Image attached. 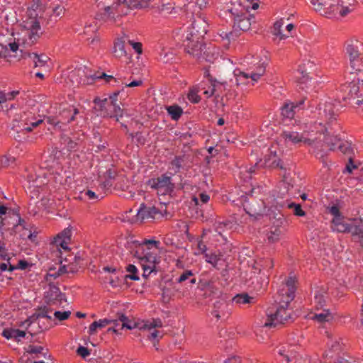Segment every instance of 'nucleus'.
I'll list each match as a JSON object with an SVG mask.
<instances>
[{
  "mask_svg": "<svg viewBox=\"0 0 363 363\" xmlns=\"http://www.w3.org/2000/svg\"><path fill=\"white\" fill-rule=\"evenodd\" d=\"M41 34L40 22L37 19L32 20L30 29L26 32V35L23 39V44L25 45V46H31L38 41Z\"/></svg>",
  "mask_w": 363,
  "mask_h": 363,
  "instance_id": "18",
  "label": "nucleus"
},
{
  "mask_svg": "<svg viewBox=\"0 0 363 363\" xmlns=\"http://www.w3.org/2000/svg\"><path fill=\"white\" fill-rule=\"evenodd\" d=\"M28 56L33 63L34 67H45L50 59L45 54L38 55L35 52H28Z\"/></svg>",
  "mask_w": 363,
  "mask_h": 363,
  "instance_id": "30",
  "label": "nucleus"
},
{
  "mask_svg": "<svg viewBox=\"0 0 363 363\" xmlns=\"http://www.w3.org/2000/svg\"><path fill=\"white\" fill-rule=\"evenodd\" d=\"M305 99L298 102L286 101L281 108V115L284 118L292 119L297 111L304 108Z\"/></svg>",
  "mask_w": 363,
  "mask_h": 363,
  "instance_id": "19",
  "label": "nucleus"
},
{
  "mask_svg": "<svg viewBox=\"0 0 363 363\" xmlns=\"http://www.w3.org/2000/svg\"><path fill=\"white\" fill-rule=\"evenodd\" d=\"M147 186L151 189L155 190L158 194L167 195L173 192L174 184L172 182V177L167 174H162L160 177L148 179Z\"/></svg>",
  "mask_w": 363,
  "mask_h": 363,
  "instance_id": "11",
  "label": "nucleus"
},
{
  "mask_svg": "<svg viewBox=\"0 0 363 363\" xmlns=\"http://www.w3.org/2000/svg\"><path fill=\"white\" fill-rule=\"evenodd\" d=\"M104 79L106 82H109L111 80H114L115 82H118V80L113 77L112 75H108L106 73H102L100 75H96V74L93 76H91L90 78H87V84H92L94 82L96 79Z\"/></svg>",
  "mask_w": 363,
  "mask_h": 363,
  "instance_id": "45",
  "label": "nucleus"
},
{
  "mask_svg": "<svg viewBox=\"0 0 363 363\" xmlns=\"http://www.w3.org/2000/svg\"><path fill=\"white\" fill-rule=\"evenodd\" d=\"M43 122V119L35 120L34 122L28 123H21V131L22 132H31L34 128H36L39 125H40Z\"/></svg>",
  "mask_w": 363,
  "mask_h": 363,
  "instance_id": "53",
  "label": "nucleus"
},
{
  "mask_svg": "<svg viewBox=\"0 0 363 363\" xmlns=\"http://www.w3.org/2000/svg\"><path fill=\"white\" fill-rule=\"evenodd\" d=\"M116 177L117 172L114 169L109 168L104 174V181L100 184V187L105 191L110 190Z\"/></svg>",
  "mask_w": 363,
  "mask_h": 363,
  "instance_id": "28",
  "label": "nucleus"
},
{
  "mask_svg": "<svg viewBox=\"0 0 363 363\" xmlns=\"http://www.w3.org/2000/svg\"><path fill=\"white\" fill-rule=\"evenodd\" d=\"M314 10L328 18L345 16L352 11L350 0H311Z\"/></svg>",
  "mask_w": 363,
  "mask_h": 363,
  "instance_id": "2",
  "label": "nucleus"
},
{
  "mask_svg": "<svg viewBox=\"0 0 363 363\" xmlns=\"http://www.w3.org/2000/svg\"><path fill=\"white\" fill-rule=\"evenodd\" d=\"M281 138L286 143H291L292 144H298L299 143H309L310 139L306 138L302 134L296 131L284 130L281 134Z\"/></svg>",
  "mask_w": 363,
  "mask_h": 363,
  "instance_id": "24",
  "label": "nucleus"
},
{
  "mask_svg": "<svg viewBox=\"0 0 363 363\" xmlns=\"http://www.w3.org/2000/svg\"><path fill=\"white\" fill-rule=\"evenodd\" d=\"M79 115V109L74 106L69 105L63 108L60 112V116L63 120L64 123H70L77 121V116Z\"/></svg>",
  "mask_w": 363,
  "mask_h": 363,
  "instance_id": "25",
  "label": "nucleus"
},
{
  "mask_svg": "<svg viewBox=\"0 0 363 363\" xmlns=\"http://www.w3.org/2000/svg\"><path fill=\"white\" fill-rule=\"evenodd\" d=\"M284 24V18H280L277 21L271 28V33L274 36L279 38L280 40L285 39L289 37L287 35L282 33L281 28Z\"/></svg>",
  "mask_w": 363,
  "mask_h": 363,
  "instance_id": "35",
  "label": "nucleus"
},
{
  "mask_svg": "<svg viewBox=\"0 0 363 363\" xmlns=\"http://www.w3.org/2000/svg\"><path fill=\"white\" fill-rule=\"evenodd\" d=\"M257 265L260 267L259 271L262 270H269L274 267V261L270 257L260 259L258 262H256Z\"/></svg>",
  "mask_w": 363,
  "mask_h": 363,
  "instance_id": "47",
  "label": "nucleus"
},
{
  "mask_svg": "<svg viewBox=\"0 0 363 363\" xmlns=\"http://www.w3.org/2000/svg\"><path fill=\"white\" fill-rule=\"evenodd\" d=\"M41 328V330L40 333H32L31 331H28V333H29V336H30V338H29V340L31 343H33L34 345L35 342H39V343H43L44 340H45V336H44V333H43V328ZM47 328H45L44 330H46Z\"/></svg>",
  "mask_w": 363,
  "mask_h": 363,
  "instance_id": "46",
  "label": "nucleus"
},
{
  "mask_svg": "<svg viewBox=\"0 0 363 363\" xmlns=\"http://www.w3.org/2000/svg\"><path fill=\"white\" fill-rule=\"evenodd\" d=\"M120 322H122L121 327L120 329L126 328L128 330L134 329V328H140L143 329V325H140V323L135 322L133 320H130L123 313L119 314V322L118 323H121Z\"/></svg>",
  "mask_w": 363,
  "mask_h": 363,
  "instance_id": "31",
  "label": "nucleus"
},
{
  "mask_svg": "<svg viewBox=\"0 0 363 363\" xmlns=\"http://www.w3.org/2000/svg\"><path fill=\"white\" fill-rule=\"evenodd\" d=\"M26 352L33 359H39L41 357L45 358L48 353V349L42 345L30 344L26 348Z\"/></svg>",
  "mask_w": 363,
  "mask_h": 363,
  "instance_id": "27",
  "label": "nucleus"
},
{
  "mask_svg": "<svg viewBox=\"0 0 363 363\" xmlns=\"http://www.w3.org/2000/svg\"><path fill=\"white\" fill-rule=\"evenodd\" d=\"M129 136L132 138H135L136 143L138 145H144L146 143V138L143 136L141 132H136L134 133H130Z\"/></svg>",
  "mask_w": 363,
  "mask_h": 363,
  "instance_id": "58",
  "label": "nucleus"
},
{
  "mask_svg": "<svg viewBox=\"0 0 363 363\" xmlns=\"http://www.w3.org/2000/svg\"><path fill=\"white\" fill-rule=\"evenodd\" d=\"M126 271L128 272L130 274L122 276V278H124L125 279H130L134 281L139 280V276L138 275V269L134 264H128L126 267Z\"/></svg>",
  "mask_w": 363,
  "mask_h": 363,
  "instance_id": "44",
  "label": "nucleus"
},
{
  "mask_svg": "<svg viewBox=\"0 0 363 363\" xmlns=\"http://www.w3.org/2000/svg\"><path fill=\"white\" fill-rule=\"evenodd\" d=\"M162 322L161 319H152V320H147L143 325V329L152 330L156 328H162Z\"/></svg>",
  "mask_w": 363,
  "mask_h": 363,
  "instance_id": "49",
  "label": "nucleus"
},
{
  "mask_svg": "<svg viewBox=\"0 0 363 363\" xmlns=\"http://www.w3.org/2000/svg\"><path fill=\"white\" fill-rule=\"evenodd\" d=\"M288 306H283V304H277L274 312L269 310L268 321L265 323V325L276 327L279 324H284L288 322L291 318Z\"/></svg>",
  "mask_w": 363,
  "mask_h": 363,
  "instance_id": "13",
  "label": "nucleus"
},
{
  "mask_svg": "<svg viewBox=\"0 0 363 363\" xmlns=\"http://www.w3.org/2000/svg\"><path fill=\"white\" fill-rule=\"evenodd\" d=\"M306 144L313 149V152L316 157H323L324 155L323 152L327 148L324 140H312L310 139L309 143H306Z\"/></svg>",
  "mask_w": 363,
  "mask_h": 363,
  "instance_id": "32",
  "label": "nucleus"
},
{
  "mask_svg": "<svg viewBox=\"0 0 363 363\" xmlns=\"http://www.w3.org/2000/svg\"><path fill=\"white\" fill-rule=\"evenodd\" d=\"M207 252V246L203 242L202 238L197 239V248L194 252L195 255H205Z\"/></svg>",
  "mask_w": 363,
  "mask_h": 363,
  "instance_id": "55",
  "label": "nucleus"
},
{
  "mask_svg": "<svg viewBox=\"0 0 363 363\" xmlns=\"http://www.w3.org/2000/svg\"><path fill=\"white\" fill-rule=\"evenodd\" d=\"M222 255L220 254H216V252H211L208 253L206 252L205 255H203V257L205 259V261L207 263L211 264L214 268L219 269V267H218V262L221 259Z\"/></svg>",
  "mask_w": 363,
  "mask_h": 363,
  "instance_id": "38",
  "label": "nucleus"
},
{
  "mask_svg": "<svg viewBox=\"0 0 363 363\" xmlns=\"http://www.w3.org/2000/svg\"><path fill=\"white\" fill-rule=\"evenodd\" d=\"M12 209L6 207L4 203L0 204V226L6 225V220L8 217H11L13 215Z\"/></svg>",
  "mask_w": 363,
  "mask_h": 363,
  "instance_id": "39",
  "label": "nucleus"
},
{
  "mask_svg": "<svg viewBox=\"0 0 363 363\" xmlns=\"http://www.w3.org/2000/svg\"><path fill=\"white\" fill-rule=\"evenodd\" d=\"M194 276V274L191 270H189V269L184 270L181 274V275L177 279V282L179 283V284L182 283Z\"/></svg>",
  "mask_w": 363,
  "mask_h": 363,
  "instance_id": "60",
  "label": "nucleus"
},
{
  "mask_svg": "<svg viewBox=\"0 0 363 363\" xmlns=\"http://www.w3.org/2000/svg\"><path fill=\"white\" fill-rule=\"evenodd\" d=\"M96 31H97L96 25V24H94V25L89 24V25L85 26V27L84 28L83 34L85 36H86V38H88V37H90V35H94L95 33H97Z\"/></svg>",
  "mask_w": 363,
  "mask_h": 363,
  "instance_id": "61",
  "label": "nucleus"
},
{
  "mask_svg": "<svg viewBox=\"0 0 363 363\" xmlns=\"http://www.w3.org/2000/svg\"><path fill=\"white\" fill-rule=\"evenodd\" d=\"M297 279L296 277L289 276L281 283L277 291L275 302L277 304L289 306L295 297Z\"/></svg>",
  "mask_w": 363,
  "mask_h": 363,
  "instance_id": "7",
  "label": "nucleus"
},
{
  "mask_svg": "<svg viewBox=\"0 0 363 363\" xmlns=\"http://www.w3.org/2000/svg\"><path fill=\"white\" fill-rule=\"evenodd\" d=\"M227 11L231 14L233 20V28L235 30L247 31L250 28L251 18L249 17V14L247 13L239 14L238 9L234 8L228 9Z\"/></svg>",
  "mask_w": 363,
  "mask_h": 363,
  "instance_id": "17",
  "label": "nucleus"
},
{
  "mask_svg": "<svg viewBox=\"0 0 363 363\" xmlns=\"http://www.w3.org/2000/svg\"><path fill=\"white\" fill-rule=\"evenodd\" d=\"M361 43L348 44L346 47V54L348 57V68L350 73L363 72V52L359 49Z\"/></svg>",
  "mask_w": 363,
  "mask_h": 363,
  "instance_id": "8",
  "label": "nucleus"
},
{
  "mask_svg": "<svg viewBox=\"0 0 363 363\" xmlns=\"http://www.w3.org/2000/svg\"><path fill=\"white\" fill-rule=\"evenodd\" d=\"M135 251L134 253L140 262L143 270V277L147 279L152 272L156 274V264L160 262L157 250H159L160 242L154 239H143L140 242L135 241Z\"/></svg>",
  "mask_w": 363,
  "mask_h": 363,
  "instance_id": "1",
  "label": "nucleus"
},
{
  "mask_svg": "<svg viewBox=\"0 0 363 363\" xmlns=\"http://www.w3.org/2000/svg\"><path fill=\"white\" fill-rule=\"evenodd\" d=\"M45 302L49 306H62L67 302L66 295L62 293L60 288L54 284H49V288L45 293Z\"/></svg>",
  "mask_w": 363,
  "mask_h": 363,
  "instance_id": "16",
  "label": "nucleus"
},
{
  "mask_svg": "<svg viewBox=\"0 0 363 363\" xmlns=\"http://www.w3.org/2000/svg\"><path fill=\"white\" fill-rule=\"evenodd\" d=\"M289 208H294V214L297 216H304L306 215V212L301 208L300 204H296L295 203H290L288 204Z\"/></svg>",
  "mask_w": 363,
  "mask_h": 363,
  "instance_id": "56",
  "label": "nucleus"
},
{
  "mask_svg": "<svg viewBox=\"0 0 363 363\" xmlns=\"http://www.w3.org/2000/svg\"><path fill=\"white\" fill-rule=\"evenodd\" d=\"M218 82L216 79L208 78V80H203L199 84H202L201 87L203 88L201 91V94L204 95L206 99L211 97L216 91V86Z\"/></svg>",
  "mask_w": 363,
  "mask_h": 363,
  "instance_id": "29",
  "label": "nucleus"
},
{
  "mask_svg": "<svg viewBox=\"0 0 363 363\" xmlns=\"http://www.w3.org/2000/svg\"><path fill=\"white\" fill-rule=\"evenodd\" d=\"M61 274L58 272V269L55 268H50L46 276L45 279L47 281L51 282L52 280L59 277Z\"/></svg>",
  "mask_w": 363,
  "mask_h": 363,
  "instance_id": "57",
  "label": "nucleus"
},
{
  "mask_svg": "<svg viewBox=\"0 0 363 363\" xmlns=\"http://www.w3.org/2000/svg\"><path fill=\"white\" fill-rule=\"evenodd\" d=\"M13 215L16 216L17 217V222H16V223L13 224V227L16 228L19 225V226H21L23 228H26V222L23 218H22L20 216L18 210L13 211Z\"/></svg>",
  "mask_w": 363,
  "mask_h": 363,
  "instance_id": "62",
  "label": "nucleus"
},
{
  "mask_svg": "<svg viewBox=\"0 0 363 363\" xmlns=\"http://www.w3.org/2000/svg\"><path fill=\"white\" fill-rule=\"evenodd\" d=\"M71 315V312L69 311H55L54 313V315L55 318L58 319L59 320H65L69 318V317Z\"/></svg>",
  "mask_w": 363,
  "mask_h": 363,
  "instance_id": "63",
  "label": "nucleus"
},
{
  "mask_svg": "<svg viewBox=\"0 0 363 363\" xmlns=\"http://www.w3.org/2000/svg\"><path fill=\"white\" fill-rule=\"evenodd\" d=\"M201 86L203 85L196 84L189 89L187 97L191 103L198 104L200 102L201 97L198 94L201 93L202 89H203Z\"/></svg>",
  "mask_w": 363,
  "mask_h": 363,
  "instance_id": "33",
  "label": "nucleus"
},
{
  "mask_svg": "<svg viewBox=\"0 0 363 363\" xmlns=\"http://www.w3.org/2000/svg\"><path fill=\"white\" fill-rule=\"evenodd\" d=\"M72 235V228L67 227L54 238L52 245L55 246L57 248L60 247L65 252H68L70 250L68 245L71 242Z\"/></svg>",
  "mask_w": 363,
  "mask_h": 363,
  "instance_id": "20",
  "label": "nucleus"
},
{
  "mask_svg": "<svg viewBox=\"0 0 363 363\" xmlns=\"http://www.w3.org/2000/svg\"><path fill=\"white\" fill-rule=\"evenodd\" d=\"M362 218H356L345 220L343 216L340 218H333L332 220L331 228L334 231L338 233H350L352 237H355V226L358 225L356 220H361Z\"/></svg>",
  "mask_w": 363,
  "mask_h": 363,
  "instance_id": "14",
  "label": "nucleus"
},
{
  "mask_svg": "<svg viewBox=\"0 0 363 363\" xmlns=\"http://www.w3.org/2000/svg\"><path fill=\"white\" fill-rule=\"evenodd\" d=\"M264 166L269 169H285L282 160L277 155L276 151L269 149V153L264 156Z\"/></svg>",
  "mask_w": 363,
  "mask_h": 363,
  "instance_id": "23",
  "label": "nucleus"
},
{
  "mask_svg": "<svg viewBox=\"0 0 363 363\" xmlns=\"http://www.w3.org/2000/svg\"><path fill=\"white\" fill-rule=\"evenodd\" d=\"M6 26L4 27L3 25L0 27V46L4 50L8 51V48L12 52H16L19 48L20 39H18V42H16V39L13 38V24L9 25L6 23Z\"/></svg>",
  "mask_w": 363,
  "mask_h": 363,
  "instance_id": "12",
  "label": "nucleus"
},
{
  "mask_svg": "<svg viewBox=\"0 0 363 363\" xmlns=\"http://www.w3.org/2000/svg\"><path fill=\"white\" fill-rule=\"evenodd\" d=\"M283 235V230L279 227H273L267 234V240L269 242H278Z\"/></svg>",
  "mask_w": 363,
  "mask_h": 363,
  "instance_id": "37",
  "label": "nucleus"
},
{
  "mask_svg": "<svg viewBox=\"0 0 363 363\" xmlns=\"http://www.w3.org/2000/svg\"><path fill=\"white\" fill-rule=\"evenodd\" d=\"M336 148H338L345 155H351L352 153V148L350 144L347 142H342L341 140Z\"/></svg>",
  "mask_w": 363,
  "mask_h": 363,
  "instance_id": "54",
  "label": "nucleus"
},
{
  "mask_svg": "<svg viewBox=\"0 0 363 363\" xmlns=\"http://www.w3.org/2000/svg\"><path fill=\"white\" fill-rule=\"evenodd\" d=\"M150 0H118L111 6L105 8V15L115 20L128 14L130 9H143L149 6Z\"/></svg>",
  "mask_w": 363,
  "mask_h": 363,
  "instance_id": "4",
  "label": "nucleus"
},
{
  "mask_svg": "<svg viewBox=\"0 0 363 363\" xmlns=\"http://www.w3.org/2000/svg\"><path fill=\"white\" fill-rule=\"evenodd\" d=\"M121 313H117V315H118V318L117 319L111 320H112L111 323L113 324V326L112 328H109L108 329V332L112 331L114 333L121 334L120 331L123 330V329H120V328L121 327L122 322H120L121 323H118V322H119V314H121Z\"/></svg>",
  "mask_w": 363,
  "mask_h": 363,
  "instance_id": "59",
  "label": "nucleus"
},
{
  "mask_svg": "<svg viewBox=\"0 0 363 363\" xmlns=\"http://www.w3.org/2000/svg\"><path fill=\"white\" fill-rule=\"evenodd\" d=\"M341 91L345 94L342 96L343 100L352 101L350 103L352 105H363V80L361 84L355 82L354 80L348 84L341 86Z\"/></svg>",
  "mask_w": 363,
  "mask_h": 363,
  "instance_id": "10",
  "label": "nucleus"
},
{
  "mask_svg": "<svg viewBox=\"0 0 363 363\" xmlns=\"http://www.w3.org/2000/svg\"><path fill=\"white\" fill-rule=\"evenodd\" d=\"M111 323L112 320L108 318L100 319L98 321H94L89 325L88 333L90 335H93L96 332L98 328H104Z\"/></svg>",
  "mask_w": 363,
  "mask_h": 363,
  "instance_id": "34",
  "label": "nucleus"
},
{
  "mask_svg": "<svg viewBox=\"0 0 363 363\" xmlns=\"http://www.w3.org/2000/svg\"><path fill=\"white\" fill-rule=\"evenodd\" d=\"M166 110L171 118L174 121H178L183 114V109L177 104L167 106Z\"/></svg>",
  "mask_w": 363,
  "mask_h": 363,
  "instance_id": "36",
  "label": "nucleus"
},
{
  "mask_svg": "<svg viewBox=\"0 0 363 363\" xmlns=\"http://www.w3.org/2000/svg\"><path fill=\"white\" fill-rule=\"evenodd\" d=\"M184 46L185 51L199 61L213 62L215 58L214 54L210 50L211 48H206L203 40L186 35Z\"/></svg>",
  "mask_w": 363,
  "mask_h": 363,
  "instance_id": "5",
  "label": "nucleus"
},
{
  "mask_svg": "<svg viewBox=\"0 0 363 363\" xmlns=\"http://www.w3.org/2000/svg\"><path fill=\"white\" fill-rule=\"evenodd\" d=\"M265 72V63L260 60H257V62L253 64V66L247 68L246 71H242L239 69H236L234 71L236 84L237 85L247 84L249 79L257 82L259 78L264 74Z\"/></svg>",
  "mask_w": 363,
  "mask_h": 363,
  "instance_id": "6",
  "label": "nucleus"
},
{
  "mask_svg": "<svg viewBox=\"0 0 363 363\" xmlns=\"http://www.w3.org/2000/svg\"><path fill=\"white\" fill-rule=\"evenodd\" d=\"M183 162V156H175L170 162L171 168L174 170V173H177L180 171Z\"/></svg>",
  "mask_w": 363,
  "mask_h": 363,
  "instance_id": "51",
  "label": "nucleus"
},
{
  "mask_svg": "<svg viewBox=\"0 0 363 363\" xmlns=\"http://www.w3.org/2000/svg\"><path fill=\"white\" fill-rule=\"evenodd\" d=\"M313 319L319 323H325L332 320L333 315L329 310H323V311L320 313H315Z\"/></svg>",
  "mask_w": 363,
  "mask_h": 363,
  "instance_id": "43",
  "label": "nucleus"
},
{
  "mask_svg": "<svg viewBox=\"0 0 363 363\" xmlns=\"http://www.w3.org/2000/svg\"><path fill=\"white\" fill-rule=\"evenodd\" d=\"M231 313L230 304L223 300L216 301L213 303L211 315L217 320L228 318Z\"/></svg>",
  "mask_w": 363,
  "mask_h": 363,
  "instance_id": "21",
  "label": "nucleus"
},
{
  "mask_svg": "<svg viewBox=\"0 0 363 363\" xmlns=\"http://www.w3.org/2000/svg\"><path fill=\"white\" fill-rule=\"evenodd\" d=\"M32 264L25 259H20L16 265L9 264V271L12 272L16 269L25 270L28 267H31Z\"/></svg>",
  "mask_w": 363,
  "mask_h": 363,
  "instance_id": "50",
  "label": "nucleus"
},
{
  "mask_svg": "<svg viewBox=\"0 0 363 363\" xmlns=\"http://www.w3.org/2000/svg\"><path fill=\"white\" fill-rule=\"evenodd\" d=\"M356 223H358L355 226V237L358 239V242L360 245L363 247V218L361 220H356Z\"/></svg>",
  "mask_w": 363,
  "mask_h": 363,
  "instance_id": "48",
  "label": "nucleus"
},
{
  "mask_svg": "<svg viewBox=\"0 0 363 363\" xmlns=\"http://www.w3.org/2000/svg\"><path fill=\"white\" fill-rule=\"evenodd\" d=\"M77 354L82 358H86L90 355V351L84 346H79L77 350Z\"/></svg>",
  "mask_w": 363,
  "mask_h": 363,
  "instance_id": "64",
  "label": "nucleus"
},
{
  "mask_svg": "<svg viewBox=\"0 0 363 363\" xmlns=\"http://www.w3.org/2000/svg\"><path fill=\"white\" fill-rule=\"evenodd\" d=\"M113 52L118 57L126 55L125 43L123 40L118 39L117 41L114 43Z\"/></svg>",
  "mask_w": 363,
  "mask_h": 363,
  "instance_id": "40",
  "label": "nucleus"
},
{
  "mask_svg": "<svg viewBox=\"0 0 363 363\" xmlns=\"http://www.w3.org/2000/svg\"><path fill=\"white\" fill-rule=\"evenodd\" d=\"M3 94V100L4 102L12 101L14 99H18V96H20L22 99H23V93L21 92L19 90H13L9 92L2 91Z\"/></svg>",
  "mask_w": 363,
  "mask_h": 363,
  "instance_id": "42",
  "label": "nucleus"
},
{
  "mask_svg": "<svg viewBox=\"0 0 363 363\" xmlns=\"http://www.w3.org/2000/svg\"><path fill=\"white\" fill-rule=\"evenodd\" d=\"M50 312H51V310L48 306L39 307L35 311L37 315L35 318H45L51 321L52 318L48 315Z\"/></svg>",
  "mask_w": 363,
  "mask_h": 363,
  "instance_id": "52",
  "label": "nucleus"
},
{
  "mask_svg": "<svg viewBox=\"0 0 363 363\" xmlns=\"http://www.w3.org/2000/svg\"><path fill=\"white\" fill-rule=\"evenodd\" d=\"M253 300H254V298L252 296H250L246 293L237 294L233 298V301H234L238 304L251 303H252Z\"/></svg>",
  "mask_w": 363,
  "mask_h": 363,
  "instance_id": "41",
  "label": "nucleus"
},
{
  "mask_svg": "<svg viewBox=\"0 0 363 363\" xmlns=\"http://www.w3.org/2000/svg\"><path fill=\"white\" fill-rule=\"evenodd\" d=\"M82 140L79 137L70 138L67 135L61 137V143L69 152L77 151L81 145Z\"/></svg>",
  "mask_w": 363,
  "mask_h": 363,
  "instance_id": "26",
  "label": "nucleus"
},
{
  "mask_svg": "<svg viewBox=\"0 0 363 363\" xmlns=\"http://www.w3.org/2000/svg\"><path fill=\"white\" fill-rule=\"evenodd\" d=\"M319 114L325 121L326 133L324 135V143L329 150H334L340 143V138L334 134L336 132V128L331 126L334 125L335 127H339V124L336 122L337 115L333 105L330 103L325 104L323 111Z\"/></svg>",
  "mask_w": 363,
  "mask_h": 363,
  "instance_id": "3",
  "label": "nucleus"
},
{
  "mask_svg": "<svg viewBox=\"0 0 363 363\" xmlns=\"http://www.w3.org/2000/svg\"><path fill=\"white\" fill-rule=\"evenodd\" d=\"M160 214V211L155 206H147L142 203L138 209H136V214L129 216L128 220L131 224L142 223L145 220L155 219L156 216Z\"/></svg>",
  "mask_w": 363,
  "mask_h": 363,
  "instance_id": "15",
  "label": "nucleus"
},
{
  "mask_svg": "<svg viewBox=\"0 0 363 363\" xmlns=\"http://www.w3.org/2000/svg\"><path fill=\"white\" fill-rule=\"evenodd\" d=\"M93 102L98 106V111L104 118H113L118 121L119 118L123 116V110L120 106L116 103L108 101L107 98L101 99L99 97H96Z\"/></svg>",
  "mask_w": 363,
  "mask_h": 363,
  "instance_id": "9",
  "label": "nucleus"
},
{
  "mask_svg": "<svg viewBox=\"0 0 363 363\" xmlns=\"http://www.w3.org/2000/svg\"><path fill=\"white\" fill-rule=\"evenodd\" d=\"M207 23L202 19L194 20L191 23V28L189 33L187 34L189 37L204 40V35L207 33Z\"/></svg>",
  "mask_w": 363,
  "mask_h": 363,
  "instance_id": "22",
  "label": "nucleus"
}]
</instances>
